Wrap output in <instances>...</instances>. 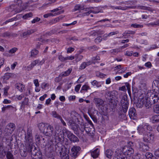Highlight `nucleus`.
Returning <instances> with one entry per match:
<instances>
[{
	"mask_svg": "<svg viewBox=\"0 0 159 159\" xmlns=\"http://www.w3.org/2000/svg\"><path fill=\"white\" fill-rule=\"evenodd\" d=\"M65 130H64L62 132L61 131L59 132L55 129L52 138H54L56 141L60 142L64 141V134H65Z\"/></svg>",
	"mask_w": 159,
	"mask_h": 159,
	"instance_id": "obj_4",
	"label": "nucleus"
},
{
	"mask_svg": "<svg viewBox=\"0 0 159 159\" xmlns=\"http://www.w3.org/2000/svg\"><path fill=\"white\" fill-rule=\"evenodd\" d=\"M150 105L152 107V106L157 103L158 102V98H157V94L158 93L157 92L150 93Z\"/></svg>",
	"mask_w": 159,
	"mask_h": 159,
	"instance_id": "obj_6",
	"label": "nucleus"
},
{
	"mask_svg": "<svg viewBox=\"0 0 159 159\" xmlns=\"http://www.w3.org/2000/svg\"><path fill=\"white\" fill-rule=\"evenodd\" d=\"M121 152L123 155L125 156V157H128L129 159L130 156L134 152V150L132 148L125 146L122 149V152Z\"/></svg>",
	"mask_w": 159,
	"mask_h": 159,
	"instance_id": "obj_5",
	"label": "nucleus"
},
{
	"mask_svg": "<svg viewBox=\"0 0 159 159\" xmlns=\"http://www.w3.org/2000/svg\"><path fill=\"white\" fill-rule=\"evenodd\" d=\"M15 87L19 91L22 92L24 89L25 86L20 83H17L15 84Z\"/></svg>",
	"mask_w": 159,
	"mask_h": 159,
	"instance_id": "obj_19",
	"label": "nucleus"
},
{
	"mask_svg": "<svg viewBox=\"0 0 159 159\" xmlns=\"http://www.w3.org/2000/svg\"><path fill=\"white\" fill-rule=\"evenodd\" d=\"M91 129L88 128L86 127L85 129V131L87 134L89 136H93V133L91 132Z\"/></svg>",
	"mask_w": 159,
	"mask_h": 159,
	"instance_id": "obj_38",
	"label": "nucleus"
},
{
	"mask_svg": "<svg viewBox=\"0 0 159 159\" xmlns=\"http://www.w3.org/2000/svg\"><path fill=\"white\" fill-rule=\"evenodd\" d=\"M84 9V5H81L80 4H77L74 7V9L72 10L73 12L77 11L82 10Z\"/></svg>",
	"mask_w": 159,
	"mask_h": 159,
	"instance_id": "obj_20",
	"label": "nucleus"
},
{
	"mask_svg": "<svg viewBox=\"0 0 159 159\" xmlns=\"http://www.w3.org/2000/svg\"><path fill=\"white\" fill-rule=\"evenodd\" d=\"M15 2L16 5L10 6L8 9L9 11L12 12L13 14L20 12L21 10L20 8L22 4V1L21 0H16Z\"/></svg>",
	"mask_w": 159,
	"mask_h": 159,
	"instance_id": "obj_3",
	"label": "nucleus"
},
{
	"mask_svg": "<svg viewBox=\"0 0 159 159\" xmlns=\"http://www.w3.org/2000/svg\"><path fill=\"white\" fill-rule=\"evenodd\" d=\"M126 69L127 68H122L121 70H119V71H118L116 73V74H117V73H119V74H122L126 70Z\"/></svg>",
	"mask_w": 159,
	"mask_h": 159,
	"instance_id": "obj_59",
	"label": "nucleus"
},
{
	"mask_svg": "<svg viewBox=\"0 0 159 159\" xmlns=\"http://www.w3.org/2000/svg\"><path fill=\"white\" fill-rule=\"evenodd\" d=\"M89 65V62H84L80 66V69H84L87 66H88Z\"/></svg>",
	"mask_w": 159,
	"mask_h": 159,
	"instance_id": "obj_39",
	"label": "nucleus"
},
{
	"mask_svg": "<svg viewBox=\"0 0 159 159\" xmlns=\"http://www.w3.org/2000/svg\"><path fill=\"white\" fill-rule=\"evenodd\" d=\"M32 16V13L31 12H30L25 14L23 16V18L24 19H26L28 18L31 17Z\"/></svg>",
	"mask_w": 159,
	"mask_h": 159,
	"instance_id": "obj_41",
	"label": "nucleus"
},
{
	"mask_svg": "<svg viewBox=\"0 0 159 159\" xmlns=\"http://www.w3.org/2000/svg\"><path fill=\"white\" fill-rule=\"evenodd\" d=\"M150 25L152 26H157L159 25V19L154 22L150 23Z\"/></svg>",
	"mask_w": 159,
	"mask_h": 159,
	"instance_id": "obj_47",
	"label": "nucleus"
},
{
	"mask_svg": "<svg viewBox=\"0 0 159 159\" xmlns=\"http://www.w3.org/2000/svg\"><path fill=\"white\" fill-rule=\"evenodd\" d=\"M91 83L93 86H95L98 87L101 86V84L100 82H98L95 80H94Z\"/></svg>",
	"mask_w": 159,
	"mask_h": 159,
	"instance_id": "obj_37",
	"label": "nucleus"
},
{
	"mask_svg": "<svg viewBox=\"0 0 159 159\" xmlns=\"http://www.w3.org/2000/svg\"><path fill=\"white\" fill-rule=\"evenodd\" d=\"M25 139L26 151L21 150L20 152L21 156L24 157H25L28 151L31 153V156L33 159H42V155L41 152L38 151L36 148L33 145L32 132L31 130H27Z\"/></svg>",
	"mask_w": 159,
	"mask_h": 159,
	"instance_id": "obj_1",
	"label": "nucleus"
},
{
	"mask_svg": "<svg viewBox=\"0 0 159 159\" xmlns=\"http://www.w3.org/2000/svg\"><path fill=\"white\" fill-rule=\"evenodd\" d=\"M63 18V17L60 16L55 19H52L49 21L48 24L50 25L55 24L57 22H59L60 20H61Z\"/></svg>",
	"mask_w": 159,
	"mask_h": 159,
	"instance_id": "obj_17",
	"label": "nucleus"
},
{
	"mask_svg": "<svg viewBox=\"0 0 159 159\" xmlns=\"http://www.w3.org/2000/svg\"><path fill=\"white\" fill-rule=\"evenodd\" d=\"M154 139V135L153 134H150V143H153Z\"/></svg>",
	"mask_w": 159,
	"mask_h": 159,
	"instance_id": "obj_54",
	"label": "nucleus"
},
{
	"mask_svg": "<svg viewBox=\"0 0 159 159\" xmlns=\"http://www.w3.org/2000/svg\"><path fill=\"white\" fill-rule=\"evenodd\" d=\"M12 74L11 73H7L5 74V75L3 76L2 78L4 80H8L10 77L12 75Z\"/></svg>",
	"mask_w": 159,
	"mask_h": 159,
	"instance_id": "obj_35",
	"label": "nucleus"
},
{
	"mask_svg": "<svg viewBox=\"0 0 159 159\" xmlns=\"http://www.w3.org/2000/svg\"><path fill=\"white\" fill-rule=\"evenodd\" d=\"M65 133L67 135V138L72 142H78L79 141L78 138L70 131L66 129Z\"/></svg>",
	"mask_w": 159,
	"mask_h": 159,
	"instance_id": "obj_8",
	"label": "nucleus"
},
{
	"mask_svg": "<svg viewBox=\"0 0 159 159\" xmlns=\"http://www.w3.org/2000/svg\"><path fill=\"white\" fill-rule=\"evenodd\" d=\"M135 33V32L133 31H126L122 35L123 36H124V38H128L127 34H134Z\"/></svg>",
	"mask_w": 159,
	"mask_h": 159,
	"instance_id": "obj_26",
	"label": "nucleus"
},
{
	"mask_svg": "<svg viewBox=\"0 0 159 159\" xmlns=\"http://www.w3.org/2000/svg\"><path fill=\"white\" fill-rule=\"evenodd\" d=\"M113 154V152L111 150L108 149L105 152V155L108 158H111Z\"/></svg>",
	"mask_w": 159,
	"mask_h": 159,
	"instance_id": "obj_28",
	"label": "nucleus"
},
{
	"mask_svg": "<svg viewBox=\"0 0 159 159\" xmlns=\"http://www.w3.org/2000/svg\"><path fill=\"white\" fill-rule=\"evenodd\" d=\"M152 123H154L159 121V115H156L153 116L151 119Z\"/></svg>",
	"mask_w": 159,
	"mask_h": 159,
	"instance_id": "obj_22",
	"label": "nucleus"
},
{
	"mask_svg": "<svg viewBox=\"0 0 159 159\" xmlns=\"http://www.w3.org/2000/svg\"><path fill=\"white\" fill-rule=\"evenodd\" d=\"M143 148L144 151H148L149 149L148 145L146 144L145 143L143 145Z\"/></svg>",
	"mask_w": 159,
	"mask_h": 159,
	"instance_id": "obj_51",
	"label": "nucleus"
},
{
	"mask_svg": "<svg viewBox=\"0 0 159 159\" xmlns=\"http://www.w3.org/2000/svg\"><path fill=\"white\" fill-rule=\"evenodd\" d=\"M102 38L101 36L98 37L95 39V42L97 43H100L102 40Z\"/></svg>",
	"mask_w": 159,
	"mask_h": 159,
	"instance_id": "obj_49",
	"label": "nucleus"
},
{
	"mask_svg": "<svg viewBox=\"0 0 159 159\" xmlns=\"http://www.w3.org/2000/svg\"><path fill=\"white\" fill-rule=\"evenodd\" d=\"M55 32V30H52L49 32H48L46 33V34L48 35H51L52 34H53Z\"/></svg>",
	"mask_w": 159,
	"mask_h": 159,
	"instance_id": "obj_61",
	"label": "nucleus"
},
{
	"mask_svg": "<svg viewBox=\"0 0 159 159\" xmlns=\"http://www.w3.org/2000/svg\"><path fill=\"white\" fill-rule=\"evenodd\" d=\"M39 62V60H36L33 61L30 65L27 67V70L29 71L31 70L34 66L38 64Z\"/></svg>",
	"mask_w": 159,
	"mask_h": 159,
	"instance_id": "obj_16",
	"label": "nucleus"
},
{
	"mask_svg": "<svg viewBox=\"0 0 159 159\" xmlns=\"http://www.w3.org/2000/svg\"><path fill=\"white\" fill-rule=\"evenodd\" d=\"M6 157L7 159H14L13 155L10 151L7 152Z\"/></svg>",
	"mask_w": 159,
	"mask_h": 159,
	"instance_id": "obj_42",
	"label": "nucleus"
},
{
	"mask_svg": "<svg viewBox=\"0 0 159 159\" xmlns=\"http://www.w3.org/2000/svg\"><path fill=\"white\" fill-rule=\"evenodd\" d=\"M40 20V19L38 17H35L32 21L31 23L32 24L35 23L36 22L39 21Z\"/></svg>",
	"mask_w": 159,
	"mask_h": 159,
	"instance_id": "obj_52",
	"label": "nucleus"
},
{
	"mask_svg": "<svg viewBox=\"0 0 159 159\" xmlns=\"http://www.w3.org/2000/svg\"><path fill=\"white\" fill-rule=\"evenodd\" d=\"M2 36L4 37H9L11 36V33L8 32H4L2 34Z\"/></svg>",
	"mask_w": 159,
	"mask_h": 159,
	"instance_id": "obj_50",
	"label": "nucleus"
},
{
	"mask_svg": "<svg viewBox=\"0 0 159 159\" xmlns=\"http://www.w3.org/2000/svg\"><path fill=\"white\" fill-rule=\"evenodd\" d=\"M97 112L98 111L92 108H90L88 109V113L90 117L93 116V115L96 112L97 113Z\"/></svg>",
	"mask_w": 159,
	"mask_h": 159,
	"instance_id": "obj_27",
	"label": "nucleus"
},
{
	"mask_svg": "<svg viewBox=\"0 0 159 159\" xmlns=\"http://www.w3.org/2000/svg\"><path fill=\"white\" fill-rule=\"evenodd\" d=\"M93 100L96 107H100L101 106H102L104 104L103 100L99 98H94Z\"/></svg>",
	"mask_w": 159,
	"mask_h": 159,
	"instance_id": "obj_12",
	"label": "nucleus"
},
{
	"mask_svg": "<svg viewBox=\"0 0 159 159\" xmlns=\"http://www.w3.org/2000/svg\"><path fill=\"white\" fill-rule=\"evenodd\" d=\"M100 59L99 56L97 55L96 57H93L92 58V61L94 63L97 61L100 60Z\"/></svg>",
	"mask_w": 159,
	"mask_h": 159,
	"instance_id": "obj_43",
	"label": "nucleus"
},
{
	"mask_svg": "<svg viewBox=\"0 0 159 159\" xmlns=\"http://www.w3.org/2000/svg\"><path fill=\"white\" fill-rule=\"evenodd\" d=\"M146 134H147V135L145 134V136L143 138V140L145 142L148 143L149 141V140L148 139V133H147Z\"/></svg>",
	"mask_w": 159,
	"mask_h": 159,
	"instance_id": "obj_62",
	"label": "nucleus"
},
{
	"mask_svg": "<svg viewBox=\"0 0 159 159\" xmlns=\"http://www.w3.org/2000/svg\"><path fill=\"white\" fill-rule=\"evenodd\" d=\"M125 55L129 56H131L133 55V52L126 51L125 53Z\"/></svg>",
	"mask_w": 159,
	"mask_h": 159,
	"instance_id": "obj_63",
	"label": "nucleus"
},
{
	"mask_svg": "<svg viewBox=\"0 0 159 159\" xmlns=\"http://www.w3.org/2000/svg\"><path fill=\"white\" fill-rule=\"evenodd\" d=\"M148 93H147L146 96L143 98L142 99L143 103V105L147 109L149 108V99Z\"/></svg>",
	"mask_w": 159,
	"mask_h": 159,
	"instance_id": "obj_11",
	"label": "nucleus"
},
{
	"mask_svg": "<svg viewBox=\"0 0 159 159\" xmlns=\"http://www.w3.org/2000/svg\"><path fill=\"white\" fill-rule=\"evenodd\" d=\"M74 50V48H67V53H71Z\"/></svg>",
	"mask_w": 159,
	"mask_h": 159,
	"instance_id": "obj_64",
	"label": "nucleus"
},
{
	"mask_svg": "<svg viewBox=\"0 0 159 159\" xmlns=\"http://www.w3.org/2000/svg\"><path fill=\"white\" fill-rule=\"evenodd\" d=\"M81 148L77 146H74L71 149L70 155L72 157L74 158L76 157L80 154V151Z\"/></svg>",
	"mask_w": 159,
	"mask_h": 159,
	"instance_id": "obj_7",
	"label": "nucleus"
},
{
	"mask_svg": "<svg viewBox=\"0 0 159 159\" xmlns=\"http://www.w3.org/2000/svg\"><path fill=\"white\" fill-rule=\"evenodd\" d=\"M131 26L135 28H142L143 27V26L142 25H139L135 23L132 24L131 25Z\"/></svg>",
	"mask_w": 159,
	"mask_h": 159,
	"instance_id": "obj_48",
	"label": "nucleus"
},
{
	"mask_svg": "<svg viewBox=\"0 0 159 159\" xmlns=\"http://www.w3.org/2000/svg\"><path fill=\"white\" fill-rule=\"evenodd\" d=\"M98 48L96 45H93L88 47V49L89 50L93 49V50H96Z\"/></svg>",
	"mask_w": 159,
	"mask_h": 159,
	"instance_id": "obj_55",
	"label": "nucleus"
},
{
	"mask_svg": "<svg viewBox=\"0 0 159 159\" xmlns=\"http://www.w3.org/2000/svg\"><path fill=\"white\" fill-rule=\"evenodd\" d=\"M153 109L154 112L159 114V104H156L153 105Z\"/></svg>",
	"mask_w": 159,
	"mask_h": 159,
	"instance_id": "obj_32",
	"label": "nucleus"
},
{
	"mask_svg": "<svg viewBox=\"0 0 159 159\" xmlns=\"http://www.w3.org/2000/svg\"><path fill=\"white\" fill-rule=\"evenodd\" d=\"M129 104H123L121 105V109L122 110H121V113H120L119 114L120 115H122L123 114V112L124 113H126L129 107Z\"/></svg>",
	"mask_w": 159,
	"mask_h": 159,
	"instance_id": "obj_18",
	"label": "nucleus"
},
{
	"mask_svg": "<svg viewBox=\"0 0 159 159\" xmlns=\"http://www.w3.org/2000/svg\"><path fill=\"white\" fill-rule=\"evenodd\" d=\"M34 83L36 87H38L39 86V83L38 80V79H35L34 80Z\"/></svg>",
	"mask_w": 159,
	"mask_h": 159,
	"instance_id": "obj_58",
	"label": "nucleus"
},
{
	"mask_svg": "<svg viewBox=\"0 0 159 159\" xmlns=\"http://www.w3.org/2000/svg\"><path fill=\"white\" fill-rule=\"evenodd\" d=\"M152 89L150 90V93H159V81L155 80H154L152 84Z\"/></svg>",
	"mask_w": 159,
	"mask_h": 159,
	"instance_id": "obj_9",
	"label": "nucleus"
},
{
	"mask_svg": "<svg viewBox=\"0 0 159 159\" xmlns=\"http://www.w3.org/2000/svg\"><path fill=\"white\" fill-rule=\"evenodd\" d=\"M29 99L28 98H25L24 99V100L21 102V105L20 106V108H24L25 106L26 105H28Z\"/></svg>",
	"mask_w": 159,
	"mask_h": 159,
	"instance_id": "obj_24",
	"label": "nucleus"
},
{
	"mask_svg": "<svg viewBox=\"0 0 159 159\" xmlns=\"http://www.w3.org/2000/svg\"><path fill=\"white\" fill-rule=\"evenodd\" d=\"M136 1L135 0H132L131 1H125V2H120L121 4H124L125 5H132L134 4L135 3H136Z\"/></svg>",
	"mask_w": 159,
	"mask_h": 159,
	"instance_id": "obj_33",
	"label": "nucleus"
},
{
	"mask_svg": "<svg viewBox=\"0 0 159 159\" xmlns=\"http://www.w3.org/2000/svg\"><path fill=\"white\" fill-rule=\"evenodd\" d=\"M52 114L53 116L55 118H57L58 119H59V118H61V116L58 115L55 111H52Z\"/></svg>",
	"mask_w": 159,
	"mask_h": 159,
	"instance_id": "obj_44",
	"label": "nucleus"
},
{
	"mask_svg": "<svg viewBox=\"0 0 159 159\" xmlns=\"http://www.w3.org/2000/svg\"><path fill=\"white\" fill-rule=\"evenodd\" d=\"M120 105L129 104L128 97L127 95H124L122 96L120 101Z\"/></svg>",
	"mask_w": 159,
	"mask_h": 159,
	"instance_id": "obj_14",
	"label": "nucleus"
},
{
	"mask_svg": "<svg viewBox=\"0 0 159 159\" xmlns=\"http://www.w3.org/2000/svg\"><path fill=\"white\" fill-rule=\"evenodd\" d=\"M136 111L135 109L132 107L129 109V115L130 118L131 119H134L136 117Z\"/></svg>",
	"mask_w": 159,
	"mask_h": 159,
	"instance_id": "obj_13",
	"label": "nucleus"
},
{
	"mask_svg": "<svg viewBox=\"0 0 159 159\" xmlns=\"http://www.w3.org/2000/svg\"><path fill=\"white\" fill-rule=\"evenodd\" d=\"M143 103L142 100L139 101L136 104V106L138 108H141L143 107Z\"/></svg>",
	"mask_w": 159,
	"mask_h": 159,
	"instance_id": "obj_45",
	"label": "nucleus"
},
{
	"mask_svg": "<svg viewBox=\"0 0 159 159\" xmlns=\"http://www.w3.org/2000/svg\"><path fill=\"white\" fill-rule=\"evenodd\" d=\"M62 77L61 76H60L59 75L58 77H56L55 79V81L56 82L58 83L62 79Z\"/></svg>",
	"mask_w": 159,
	"mask_h": 159,
	"instance_id": "obj_53",
	"label": "nucleus"
},
{
	"mask_svg": "<svg viewBox=\"0 0 159 159\" xmlns=\"http://www.w3.org/2000/svg\"><path fill=\"white\" fill-rule=\"evenodd\" d=\"M113 159H129L128 157H125L123 156L122 153H120L117 155H116L114 157Z\"/></svg>",
	"mask_w": 159,
	"mask_h": 159,
	"instance_id": "obj_25",
	"label": "nucleus"
},
{
	"mask_svg": "<svg viewBox=\"0 0 159 159\" xmlns=\"http://www.w3.org/2000/svg\"><path fill=\"white\" fill-rule=\"evenodd\" d=\"M71 128L74 131H77L78 130L77 126L75 123H72L70 124Z\"/></svg>",
	"mask_w": 159,
	"mask_h": 159,
	"instance_id": "obj_46",
	"label": "nucleus"
},
{
	"mask_svg": "<svg viewBox=\"0 0 159 159\" xmlns=\"http://www.w3.org/2000/svg\"><path fill=\"white\" fill-rule=\"evenodd\" d=\"M58 58L59 60L61 61H63L66 60V57H64L61 55L59 56Z\"/></svg>",
	"mask_w": 159,
	"mask_h": 159,
	"instance_id": "obj_56",
	"label": "nucleus"
},
{
	"mask_svg": "<svg viewBox=\"0 0 159 159\" xmlns=\"http://www.w3.org/2000/svg\"><path fill=\"white\" fill-rule=\"evenodd\" d=\"M90 89V87L86 85H84L81 88L80 92L83 93V91H87L88 89Z\"/></svg>",
	"mask_w": 159,
	"mask_h": 159,
	"instance_id": "obj_40",
	"label": "nucleus"
},
{
	"mask_svg": "<svg viewBox=\"0 0 159 159\" xmlns=\"http://www.w3.org/2000/svg\"><path fill=\"white\" fill-rule=\"evenodd\" d=\"M99 150L97 148L93 151L91 152V155L93 158H95L98 157L99 155Z\"/></svg>",
	"mask_w": 159,
	"mask_h": 159,
	"instance_id": "obj_15",
	"label": "nucleus"
},
{
	"mask_svg": "<svg viewBox=\"0 0 159 159\" xmlns=\"http://www.w3.org/2000/svg\"><path fill=\"white\" fill-rule=\"evenodd\" d=\"M148 125H145L143 126H139L137 130L140 134H146L148 133Z\"/></svg>",
	"mask_w": 159,
	"mask_h": 159,
	"instance_id": "obj_10",
	"label": "nucleus"
},
{
	"mask_svg": "<svg viewBox=\"0 0 159 159\" xmlns=\"http://www.w3.org/2000/svg\"><path fill=\"white\" fill-rule=\"evenodd\" d=\"M131 8H132V7L131 6H126L124 7L120 6L115 7V9H118L119 10H128L129 9Z\"/></svg>",
	"mask_w": 159,
	"mask_h": 159,
	"instance_id": "obj_34",
	"label": "nucleus"
},
{
	"mask_svg": "<svg viewBox=\"0 0 159 159\" xmlns=\"http://www.w3.org/2000/svg\"><path fill=\"white\" fill-rule=\"evenodd\" d=\"M38 127L40 130L42 131L46 136L52 137L53 136L54 132V128L52 126L49 124L46 125L45 124L41 123L39 124Z\"/></svg>",
	"mask_w": 159,
	"mask_h": 159,
	"instance_id": "obj_2",
	"label": "nucleus"
},
{
	"mask_svg": "<svg viewBox=\"0 0 159 159\" xmlns=\"http://www.w3.org/2000/svg\"><path fill=\"white\" fill-rule=\"evenodd\" d=\"M60 157L61 159H69L68 155L65 152H62L61 153Z\"/></svg>",
	"mask_w": 159,
	"mask_h": 159,
	"instance_id": "obj_29",
	"label": "nucleus"
},
{
	"mask_svg": "<svg viewBox=\"0 0 159 159\" xmlns=\"http://www.w3.org/2000/svg\"><path fill=\"white\" fill-rule=\"evenodd\" d=\"M86 11V12H84L83 13L82 15L83 16H88L91 13H94V14H96V13H98L100 12H101L100 11H93V10H88V11Z\"/></svg>",
	"mask_w": 159,
	"mask_h": 159,
	"instance_id": "obj_23",
	"label": "nucleus"
},
{
	"mask_svg": "<svg viewBox=\"0 0 159 159\" xmlns=\"http://www.w3.org/2000/svg\"><path fill=\"white\" fill-rule=\"evenodd\" d=\"M72 69L71 68L69 69L67 71L63 72L60 74L59 76L63 77L69 75L71 72Z\"/></svg>",
	"mask_w": 159,
	"mask_h": 159,
	"instance_id": "obj_21",
	"label": "nucleus"
},
{
	"mask_svg": "<svg viewBox=\"0 0 159 159\" xmlns=\"http://www.w3.org/2000/svg\"><path fill=\"white\" fill-rule=\"evenodd\" d=\"M140 155L139 154H136L132 157V159H140Z\"/></svg>",
	"mask_w": 159,
	"mask_h": 159,
	"instance_id": "obj_57",
	"label": "nucleus"
},
{
	"mask_svg": "<svg viewBox=\"0 0 159 159\" xmlns=\"http://www.w3.org/2000/svg\"><path fill=\"white\" fill-rule=\"evenodd\" d=\"M17 50V48H14L11 49H10L9 51V52H10L11 53H14Z\"/></svg>",
	"mask_w": 159,
	"mask_h": 159,
	"instance_id": "obj_60",
	"label": "nucleus"
},
{
	"mask_svg": "<svg viewBox=\"0 0 159 159\" xmlns=\"http://www.w3.org/2000/svg\"><path fill=\"white\" fill-rule=\"evenodd\" d=\"M116 91L113 90L111 91H108L106 93V94L108 96L113 98V97L116 95Z\"/></svg>",
	"mask_w": 159,
	"mask_h": 159,
	"instance_id": "obj_31",
	"label": "nucleus"
},
{
	"mask_svg": "<svg viewBox=\"0 0 159 159\" xmlns=\"http://www.w3.org/2000/svg\"><path fill=\"white\" fill-rule=\"evenodd\" d=\"M39 53V51L36 49H32L31 52V57H35Z\"/></svg>",
	"mask_w": 159,
	"mask_h": 159,
	"instance_id": "obj_30",
	"label": "nucleus"
},
{
	"mask_svg": "<svg viewBox=\"0 0 159 159\" xmlns=\"http://www.w3.org/2000/svg\"><path fill=\"white\" fill-rule=\"evenodd\" d=\"M8 126L9 127L8 129H10V130H11L12 132L15 129L16 126L14 123H11L8 124Z\"/></svg>",
	"mask_w": 159,
	"mask_h": 159,
	"instance_id": "obj_36",
	"label": "nucleus"
}]
</instances>
